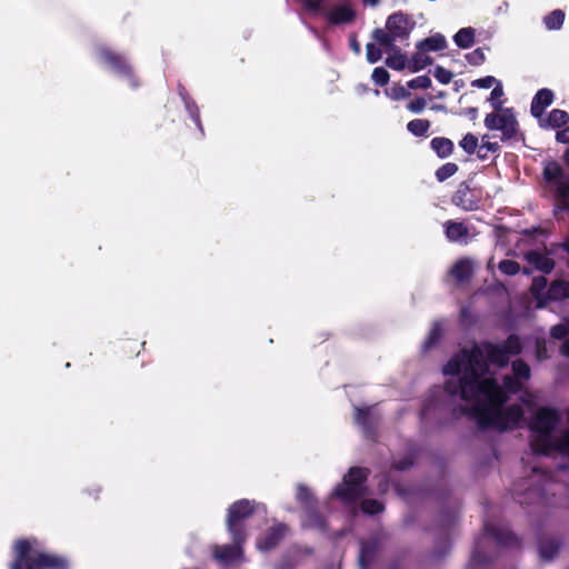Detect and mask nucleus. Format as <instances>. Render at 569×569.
Instances as JSON below:
<instances>
[{
	"mask_svg": "<svg viewBox=\"0 0 569 569\" xmlns=\"http://www.w3.org/2000/svg\"><path fill=\"white\" fill-rule=\"evenodd\" d=\"M431 149L436 152V154L446 159L453 153L455 144L449 138L445 137H436L430 141Z\"/></svg>",
	"mask_w": 569,
	"mask_h": 569,
	"instance_id": "2f4dec72",
	"label": "nucleus"
},
{
	"mask_svg": "<svg viewBox=\"0 0 569 569\" xmlns=\"http://www.w3.org/2000/svg\"><path fill=\"white\" fill-rule=\"evenodd\" d=\"M415 465V458L411 455L405 456L401 459L393 461L392 467L398 471H406Z\"/></svg>",
	"mask_w": 569,
	"mask_h": 569,
	"instance_id": "052dcab7",
	"label": "nucleus"
},
{
	"mask_svg": "<svg viewBox=\"0 0 569 569\" xmlns=\"http://www.w3.org/2000/svg\"><path fill=\"white\" fill-rule=\"evenodd\" d=\"M370 470L365 467H351L343 477V486H338L332 496L343 503L350 505L357 502L366 493L365 483L368 480Z\"/></svg>",
	"mask_w": 569,
	"mask_h": 569,
	"instance_id": "423d86ee",
	"label": "nucleus"
},
{
	"mask_svg": "<svg viewBox=\"0 0 569 569\" xmlns=\"http://www.w3.org/2000/svg\"><path fill=\"white\" fill-rule=\"evenodd\" d=\"M502 122L499 130L502 132L501 140H511L519 133V123L512 108H505L502 110Z\"/></svg>",
	"mask_w": 569,
	"mask_h": 569,
	"instance_id": "412c9836",
	"label": "nucleus"
},
{
	"mask_svg": "<svg viewBox=\"0 0 569 569\" xmlns=\"http://www.w3.org/2000/svg\"><path fill=\"white\" fill-rule=\"evenodd\" d=\"M430 121L428 119H413L407 123V130L415 137H423L430 129Z\"/></svg>",
	"mask_w": 569,
	"mask_h": 569,
	"instance_id": "ea45409f",
	"label": "nucleus"
},
{
	"mask_svg": "<svg viewBox=\"0 0 569 569\" xmlns=\"http://www.w3.org/2000/svg\"><path fill=\"white\" fill-rule=\"evenodd\" d=\"M541 128L560 129L569 123V113L561 109H553L546 119H539Z\"/></svg>",
	"mask_w": 569,
	"mask_h": 569,
	"instance_id": "a878e982",
	"label": "nucleus"
},
{
	"mask_svg": "<svg viewBox=\"0 0 569 569\" xmlns=\"http://www.w3.org/2000/svg\"><path fill=\"white\" fill-rule=\"evenodd\" d=\"M467 62L471 66L478 67L486 61V54L482 48H477L465 56Z\"/></svg>",
	"mask_w": 569,
	"mask_h": 569,
	"instance_id": "5fc2aeb1",
	"label": "nucleus"
},
{
	"mask_svg": "<svg viewBox=\"0 0 569 569\" xmlns=\"http://www.w3.org/2000/svg\"><path fill=\"white\" fill-rule=\"evenodd\" d=\"M503 96V88L501 86V82H497L496 87L492 89L490 93L489 101L491 102L492 108L495 111L503 110L502 108V101L500 98Z\"/></svg>",
	"mask_w": 569,
	"mask_h": 569,
	"instance_id": "de8ad7c7",
	"label": "nucleus"
},
{
	"mask_svg": "<svg viewBox=\"0 0 569 569\" xmlns=\"http://www.w3.org/2000/svg\"><path fill=\"white\" fill-rule=\"evenodd\" d=\"M455 416H467L477 420L481 430L495 428L505 431L516 427L523 417L521 406L513 403L507 408L485 402L475 403L471 407L458 406L453 409Z\"/></svg>",
	"mask_w": 569,
	"mask_h": 569,
	"instance_id": "f03ea898",
	"label": "nucleus"
},
{
	"mask_svg": "<svg viewBox=\"0 0 569 569\" xmlns=\"http://www.w3.org/2000/svg\"><path fill=\"white\" fill-rule=\"evenodd\" d=\"M327 0H300L302 8L309 13H321L323 14L327 10L323 3Z\"/></svg>",
	"mask_w": 569,
	"mask_h": 569,
	"instance_id": "a18cd8bd",
	"label": "nucleus"
},
{
	"mask_svg": "<svg viewBox=\"0 0 569 569\" xmlns=\"http://www.w3.org/2000/svg\"><path fill=\"white\" fill-rule=\"evenodd\" d=\"M556 440L551 439V433H537L530 441L531 450L539 456H549L556 452Z\"/></svg>",
	"mask_w": 569,
	"mask_h": 569,
	"instance_id": "b1692460",
	"label": "nucleus"
},
{
	"mask_svg": "<svg viewBox=\"0 0 569 569\" xmlns=\"http://www.w3.org/2000/svg\"><path fill=\"white\" fill-rule=\"evenodd\" d=\"M458 520V510L456 508L446 509L439 515V531L441 538L436 543L433 551L428 556L429 563L441 561L451 549L449 539L450 531L455 528Z\"/></svg>",
	"mask_w": 569,
	"mask_h": 569,
	"instance_id": "6e6552de",
	"label": "nucleus"
},
{
	"mask_svg": "<svg viewBox=\"0 0 569 569\" xmlns=\"http://www.w3.org/2000/svg\"><path fill=\"white\" fill-rule=\"evenodd\" d=\"M31 545L28 540H18L16 543V559L11 563L10 569H27L29 561L33 558L30 557Z\"/></svg>",
	"mask_w": 569,
	"mask_h": 569,
	"instance_id": "393cba45",
	"label": "nucleus"
},
{
	"mask_svg": "<svg viewBox=\"0 0 569 569\" xmlns=\"http://www.w3.org/2000/svg\"><path fill=\"white\" fill-rule=\"evenodd\" d=\"M539 555L546 560H552L559 552L560 543L553 538H540L538 541Z\"/></svg>",
	"mask_w": 569,
	"mask_h": 569,
	"instance_id": "c756f323",
	"label": "nucleus"
},
{
	"mask_svg": "<svg viewBox=\"0 0 569 569\" xmlns=\"http://www.w3.org/2000/svg\"><path fill=\"white\" fill-rule=\"evenodd\" d=\"M302 525L306 528L317 529L321 532H327L329 529L327 519L319 511L318 505H316L315 507L305 509V517L302 520Z\"/></svg>",
	"mask_w": 569,
	"mask_h": 569,
	"instance_id": "5701e85b",
	"label": "nucleus"
},
{
	"mask_svg": "<svg viewBox=\"0 0 569 569\" xmlns=\"http://www.w3.org/2000/svg\"><path fill=\"white\" fill-rule=\"evenodd\" d=\"M433 76L442 84H448L452 79V73L441 66L436 67Z\"/></svg>",
	"mask_w": 569,
	"mask_h": 569,
	"instance_id": "e2e57ef3",
	"label": "nucleus"
},
{
	"mask_svg": "<svg viewBox=\"0 0 569 569\" xmlns=\"http://www.w3.org/2000/svg\"><path fill=\"white\" fill-rule=\"evenodd\" d=\"M446 238L450 242L468 243L469 228L463 221L447 220L443 223Z\"/></svg>",
	"mask_w": 569,
	"mask_h": 569,
	"instance_id": "6ab92c4d",
	"label": "nucleus"
},
{
	"mask_svg": "<svg viewBox=\"0 0 569 569\" xmlns=\"http://www.w3.org/2000/svg\"><path fill=\"white\" fill-rule=\"evenodd\" d=\"M556 140L559 143H569V126H565L556 133Z\"/></svg>",
	"mask_w": 569,
	"mask_h": 569,
	"instance_id": "774afa93",
	"label": "nucleus"
},
{
	"mask_svg": "<svg viewBox=\"0 0 569 569\" xmlns=\"http://www.w3.org/2000/svg\"><path fill=\"white\" fill-rule=\"evenodd\" d=\"M546 297L552 301H559L569 298V281L555 280L549 286Z\"/></svg>",
	"mask_w": 569,
	"mask_h": 569,
	"instance_id": "7c9ffc66",
	"label": "nucleus"
},
{
	"mask_svg": "<svg viewBox=\"0 0 569 569\" xmlns=\"http://www.w3.org/2000/svg\"><path fill=\"white\" fill-rule=\"evenodd\" d=\"M481 346L488 362L498 368L508 366L511 356H518L522 352L521 339L516 333L509 335L501 343L482 341Z\"/></svg>",
	"mask_w": 569,
	"mask_h": 569,
	"instance_id": "0eeeda50",
	"label": "nucleus"
},
{
	"mask_svg": "<svg viewBox=\"0 0 569 569\" xmlns=\"http://www.w3.org/2000/svg\"><path fill=\"white\" fill-rule=\"evenodd\" d=\"M497 82H499V81L495 77L487 76V77L473 80L471 82V86L472 87H477V88H481V89H489L493 84H496Z\"/></svg>",
	"mask_w": 569,
	"mask_h": 569,
	"instance_id": "0e129e2a",
	"label": "nucleus"
},
{
	"mask_svg": "<svg viewBox=\"0 0 569 569\" xmlns=\"http://www.w3.org/2000/svg\"><path fill=\"white\" fill-rule=\"evenodd\" d=\"M355 420L359 426L363 428L365 432L370 433L373 430L370 408H357Z\"/></svg>",
	"mask_w": 569,
	"mask_h": 569,
	"instance_id": "e433bc0d",
	"label": "nucleus"
},
{
	"mask_svg": "<svg viewBox=\"0 0 569 569\" xmlns=\"http://www.w3.org/2000/svg\"><path fill=\"white\" fill-rule=\"evenodd\" d=\"M547 279L543 276L535 277L531 283V292L535 296H540L547 288Z\"/></svg>",
	"mask_w": 569,
	"mask_h": 569,
	"instance_id": "680f3d73",
	"label": "nucleus"
},
{
	"mask_svg": "<svg viewBox=\"0 0 569 569\" xmlns=\"http://www.w3.org/2000/svg\"><path fill=\"white\" fill-rule=\"evenodd\" d=\"M482 543V538L476 539L475 549L469 562V569H479L493 562V559L481 550Z\"/></svg>",
	"mask_w": 569,
	"mask_h": 569,
	"instance_id": "cd10ccee",
	"label": "nucleus"
},
{
	"mask_svg": "<svg viewBox=\"0 0 569 569\" xmlns=\"http://www.w3.org/2000/svg\"><path fill=\"white\" fill-rule=\"evenodd\" d=\"M565 12L556 9L543 18V23L548 30H559L565 21Z\"/></svg>",
	"mask_w": 569,
	"mask_h": 569,
	"instance_id": "4c0bfd02",
	"label": "nucleus"
},
{
	"mask_svg": "<svg viewBox=\"0 0 569 569\" xmlns=\"http://www.w3.org/2000/svg\"><path fill=\"white\" fill-rule=\"evenodd\" d=\"M68 561L58 556L39 552L30 561L27 569H68Z\"/></svg>",
	"mask_w": 569,
	"mask_h": 569,
	"instance_id": "dca6fc26",
	"label": "nucleus"
},
{
	"mask_svg": "<svg viewBox=\"0 0 569 569\" xmlns=\"http://www.w3.org/2000/svg\"><path fill=\"white\" fill-rule=\"evenodd\" d=\"M257 502L249 499H239L231 503L227 510V530L232 541L246 542L248 538L244 521L256 512Z\"/></svg>",
	"mask_w": 569,
	"mask_h": 569,
	"instance_id": "39448f33",
	"label": "nucleus"
},
{
	"mask_svg": "<svg viewBox=\"0 0 569 569\" xmlns=\"http://www.w3.org/2000/svg\"><path fill=\"white\" fill-rule=\"evenodd\" d=\"M289 528L284 523H277L270 527L264 536L258 540V548L263 551H269L276 548L287 535Z\"/></svg>",
	"mask_w": 569,
	"mask_h": 569,
	"instance_id": "f3484780",
	"label": "nucleus"
},
{
	"mask_svg": "<svg viewBox=\"0 0 569 569\" xmlns=\"http://www.w3.org/2000/svg\"><path fill=\"white\" fill-rule=\"evenodd\" d=\"M426 52L427 51L418 50L416 53L412 54L411 59L408 60V69L411 72H418L433 62V59L427 56Z\"/></svg>",
	"mask_w": 569,
	"mask_h": 569,
	"instance_id": "f704fd0d",
	"label": "nucleus"
},
{
	"mask_svg": "<svg viewBox=\"0 0 569 569\" xmlns=\"http://www.w3.org/2000/svg\"><path fill=\"white\" fill-rule=\"evenodd\" d=\"M371 79L377 86L383 87L389 82L390 74L385 68L377 67L372 71Z\"/></svg>",
	"mask_w": 569,
	"mask_h": 569,
	"instance_id": "603ef678",
	"label": "nucleus"
},
{
	"mask_svg": "<svg viewBox=\"0 0 569 569\" xmlns=\"http://www.w3.org/2000/svg\"><path fill=\"white\" fill-rule=\"evenodd\" d=\"M485 138L486 137L482 138V143L477 151V157L480 160H486L488 158V151L497 152L500 149V146L498 144V142L485 141Z\"/></svg>",
	"mask_w": 569,
	"mask_h": 569,
	"instance_id": "3c124183",
	"label": "nucleus"
},
{
	"mask_svg": "<svg viewBox=\"0 0 569 569\" xmlns=\"http://www.w3.org/2000/svg\"><path fill=\"white\" fill-rule=\"evenodd\" d=\"M555 94L548 88L539 89L532 98L530 112L533 118L541 119L546 109L553 102Z\"/></svg>",
	"mask_w": 569,
	"mask_h": 569,
	"instance_id": "aec40b11",
	"label": "nucleus"
},
{
	"mask_svg": "<svg viewBox=\"0 0 569 569\" xmlns=\"http://www.w3.org/2000/svg\"><path fill=\"white\" fill-rule=\"evenodd\" d=\"M498 269L507 276H516L520 271V264L519 262L511 260V259H505L501 260L498 264Z\"/></svg>",
	"mask_w": 569,
	"mask_h": 569,
	"instance_id": "49530a36",
	"label": "nucleus"
},
{
	"mask_svg": "<svg viewBox=\"0 0 569 569\" xmlns=\"http://www.w3.org/2000/svg\"><path fill=\"white\" fill-rule=\"evenodd\" d=\"M459 146L468 154H472L478 147V138L473 133H467L459 142Z\"/></svg>",
	"mask_w": 569,
	"mask_h": 569,
	"instance_id": "09e8293b",
	"label": "nucleus"
},
{
	"mask_svg": "<svg viewBox=\"0 0 569 569\" xmlns=\"http://www.w3.org/2000/svg\"><path fill=\"white\" fill-rule=\"evenodd\" d=\"M186 109L189 112L191 119L196 123V126L202 131V124L200 119V111L197 103L193 100L184 99Z\"/></svg>",
	"mask_w": 569,
	"mask_h": 569,
	"instance_id": "864d4df0",
	"label": "nucleus"
},
{
	"mask_svg": "<svg viewBox=\"0 0 569 569\" xmlns=\"http://www.w3.org/2000/svg\"><path fill=\"white\" fill-rule=\"evenodd\" d=\"M459 170V167L457 163L455 162H446L445 164H442L441 167H439L437 170H436V179L437 181L439 182H443L446 181L447 179L451 178L452 176H455Z\"/></svg>",
	"mask_w": 569,
	"mask_h": 569,
	"instance_id": "a19ab883",
	"label": "nucleus"
},
{
	"mask_svg": "<svg viewBox=\"0 0 569 569\" xmlns=\"http://www.w3.org/2000/svg\"><path fill=\"white\" fill-rule=\"evenodd\" d=\"M511 368H512L513 376L517 379L528 380L530 378V367L525 360H522V359L515 360L511 365Z\"/></svg>",
	"mask_w": 569,
	"mask_h": 569,
	"instance_id": "37998d69",
	"label": "nucleus"
},
{
	"mask_svg": "<svg viewBox=\"0 0 569 569\" xmlns=\"http://www.w3.org/2000/svg\"><path fill=\"white\" fill-rule=\"evenodd\" d=\"M476 31L471 27L461 28L455 36L453 41L458 48L468 49L475 43Z\"/></svg>",
	"mask_w": 569,
	"mask_h": 569,
	"instance_id": "72a5a7b5",
	"label": "nucleus"
},
{
	"mask_svg": "<svg viewBox=\"0 0 569 569\" xmlns=\"http://www.w3.org/2000/svg\"><path fill=\"white\" fill-rule=\"evenodd\" d=\"M473 273L471 261L468 259L458 260L451 268L450 274L459 283L467 282Z\"/></svg>",
	"mask_w": 569,
	"mask_h": 569,
	"instance_id": "c85d7f7f",
	"label": "nucleus"
},
{
	"mask_svg": "<svg viewBox=\"0 0 569 569\" xmlns=\"http://www.w3.org/2000/svg\"><path fill=\"white\" fill-rule=\"evenodd\" d=\"M296 499L303 507V509L315 507L316 505H318L317 498L313 496L311 490L305 485H299L297 487Z\"/></svg>",
	"mask_w": 569,
	"mask_h": 569,
	"instance_id": "c9c22d12",
	"label": "nucleus"
},
{
	"mask_svg": "<svg viewBox=\"0 0 569 569\" xmlns=\"http://www.w3.org/2000/svg\"><path fill=\"white\" fill-rule=\"evenodd\" d=\"M501 118H502V110L488 113L485 118V126L489 130H499V127L502 122Z\"/></svg>",
	"mask_w": 569,
	"mask_h": 569,
	"instance_id": "6e6d98bb",
	"label": "nucleus"
},
{
	"mask_svg": "<svg viewBox=\"0 0 569 569\" xmlns=\"http://www.w3.org/2000/svg\"><path fill=\"white\" fill-rule=\"evenodd\" d=\"M462 370L466 371V363L461 352L453 356L443 367L445 375L457 376Z\"/></svg>",
	"mask_w": 569,
	"mask_h": 569,
	"instance_id": "58836bf2",
	"label": "nucleus"
},
{
	"mask_svg": "<svg viewBox=\"0 0 569 569\" xmlns=\"http://www.w3.org/2000/svg\"><path fill=\"white\" fill-rule=\"evenodd\" d=\"M243 543L232 541V545L214 546L213 557L221 565H231L241 557Z\"/></svg>",
	"mask_w": 569,
	"mask_h": 569,
	"instance_id": "a211bd4d",
	"label": "nucleus"
},
{
	"mask_svg": "<svg viewBox=\"0 0 569 569\" xmlns=\"http://www.w3.org/2000/svg\"><path fill=\"white\" fill-rule=\"evenodd\" d=\"M483 531L486 536L495 540L499 547L510 549H519L521 547L520 538L505 527L485 522Z\"/></svg>",
	"mask_w": 569,
	"mask_h": 569,
	"instance_id": "ddd939ff",
	"label": "nucleus"
},
{
	"mask_svg": "<svg viewBox=\"0 0 569 569\" xmlns=\"http://www.w3.org/2000/svg\"><path fill=\"white\" fill-rule=\"evenodd\" d=\"M450 396H460L465 401L503 406L508 396L495 378H481L479 375L465 373L458 380H448L443 386Z\"/></svg>",
	"mask_w": 569,
	"mask_h": 569,
	"instance_id": "f257e3e1",
	"label": "nucleus"
},
{
	"mask_svg": "<svg viewBox=\"0 0 569 569\" xmlns=\"http://www.w3.org/2000/svg\"><path fill=\"white\" fill-rule=\"evenodd\" d=\"M360 508L363 513L375 516L382 512L385 506L377 499H365L362 500Z\"/></svg>",
	"mask_w": 569,
	"mask_h": 569,
	"instance_id": "79ce46f5",
	"label": "nucleus"
},
{
	"mask_svg": "<svg viewBox=\"0 0 569 569\" xmlns=\"http://www.w3.org/2000/svg\"><path fill=\"white\" fill-rule=\"evenodd\" d=\"M461 353L466 363V373L479 376L487 373L489 362L487 357L485 358L486 353L481 345H475L470 349H463Z\"/></svg>",
	"mask_w": 569,
	"mask_h": 569,
	"instance_id": "f8f14e48",
	"label": "nucleus"
},
{
	"mask_svg": "<svg viewBox=\"0 0 569 569\" xmlns=\"http://www.w3.org/2000/svg\"><path fill=\"white\" fill-rule=\"evenodd\" d=\"M409 89H429L431 87V79L428 76H418L407 82Z\"/></svg>",
	"mask_w": 569,
	"mask_h": 569,
	"instance_id": "4d7b16f0",
	"label": "nucleus"
},
{
	"mask_svg": "<svg viewBox=\"0 0 569 569\" xmlns=\"http://www.w3.org/2000/svg\"><path fill=\"white\" fill-rule=\"evenodd\" d=\"M416 22L409 14L397 11L390 14L386 21V30L376 28L372 38L385 48H393L396 41H405L410 37Z\"/></svg>",
	"mask_w": 569,
	"mask_h": 569,
	"instance_id": "20e7f679",
	"label": "nucleus"
},
{
	"mask_svg": "<svg viewBox=\"0 0 569 569\" xmlns=\"http://www.w3.org/2000/svg\"><path fill=\"white\" fill-rule=\"evenodd\" d=\"M323 16L330 26L351 24L357 18V11L349 0H345L326 10Z\"/></svg>",
	"mask_w": 569,
	"mask_h": 569,
	"instance_id": "2eb2a0df",
	"label": "nucleus"
},
{
	"mask_svg": "<svg viewBox=\"0 0 569 569\" xmlns=\"http://www.w3.org/2000/svg\"><path fill=\"white\" fill-rule=\"evenodd\" d=\"M387 49L392 52V54L386 59V64L389 68L397 71H401L405 68H408V58L397 46Z\"/></svg>",
	"mask_w": 569,
	"mask_h": 569,
	"instance_id": "473e14b6",
	"label": "nucleus"
},
{
	"mask_svg": "<svg viewBox=\"0 0 569 569\" xmlns=\"http://www.w3.org/2000/svg\"><path fill=\"white\" fill-rule=\"evenodd\" d=\"M366 49H367V60L369 63H376L381 59L382 51L380 50V48L377 44L369 42V43H367Z\"/></svg>",
	"mask_w": 569,
	"mask_h": 569,
	"instance_id": "13d9d810",
	"label": "nucleus"
},
{
	"mask_svg": "<svg viewBox=\"0 0 569 569\" xmlns=\"http://www.w3.org/2000/svg\"><path fill=\"white\" fill-rule=\"evenodd\" d=\"M447 46H448V43H447L446 37L441 33H436V34H432V36L419 41L417 43V50L435 52V51L445 50L447 48Z\"/></svg>",
	"mask_w": 569,
	"mask_h": 569,
	"instance_id": "bb28decb",
	"label": "nucleus"
},
{
	"mask_svg": "<svg viewBox=\"0 0 569 569\" xmlns=\"http://www.w3.org/2000/svg\"><path fill=\"white\" fill-rule=\"evenodd\" d=\"M427 106V101L423 98H416L407 104V109L413 113H420Z\"/></svg>",
	"mask_w": 569,
	"mask_h": 569,
	"instance_id": "69168bd1",
	"label": "nucleus"
},
{
	"mask_svg": "<svg viewBox=\"0 0 569 569\" xmlns=\"http://www.w3.org/2000/svg\"><path fill=\"white\" fill-rule=\"evenodd\" d=\"M542 177L552 192L553 217L561 220L563 213L569 216V173L559 162L549 161L543 167Z\"/></svg>",
	"mask_w": 569,
	"mask_h": 569,
	"instance_id": "7ed1b4c3",
	"label": "nucleus"
},
{
	"mask_svg": "<svg viewBox=\"0 0 569 569\" xmlns=\"http://www.w3.org/2000/svg\"><path fill=\"white\" fill-rule=\"evenodd\" d=\"M525 259L536 270L541 271L546 274L550 273L555 269V260L549 256L541 253L537 250H530L526 252Z\"/></svg>",
	"mask_w": 569,
	"mask_h": 569,
	"instance_id": "4be33fe9",
	"label": "nucleus"
},
{
	"mask_svg": "<svg viewBox=\"0 0 569 569\" xmlns=\"http://www.w3.org/2000/svg\"><path fill=\"white\" fill-rule=\"evenodd\" d=\"M482 192L479 188L471 187L468 181H462L451 197V202L463 211H473L479 208Z\"/></svg>",
	"mask_w": 569,
	"mask_h": 569,
	"instance_id": "9d476101",
	"label": "nucleus"
},
{
	"mask_svg": "<svg viewBox=\"0 0 569 569\" xmlns=\"http://www.w3.org/2000/svg\"><path fill=\"white\" fill-rule=\"evenodd\" d=\"M560 422V413L550 407L539 408L532 416L529 428L536 433H552Z\"/></svg>",
	"mask_w": 569,
	"mask_h": 569,
	"instance_id": "9b49d317",
	"label": "nucleus"
},
{
	"mask_svg": "<svg viewBox=\"0 0 569 569\" xmlns=\"http://www.w3.org/2000/svg\"><path fill=\"white\" fill-rule=\"evenodd\" d=\"M502 387L506 391L510 393H517L521 390L522 383L515 376L506 375L502 378Z\"/></svg>",
	"mask_w": 569,
	"mask_h": 569,
	"instance_id": "8fccbe9b",
	"label": "nucleus"
},
{
	"mask_svg": "<svg viewBox=\"0 0 569 569\" xmlns=\"http://www.w3.org/2000/svg\"><path fill=\"white\" fill-rule=\"evenodd\" d=\"M386 94L395 101L410 97V92L400 82L393 83L389 90H386Z\"/></svg>",
	"mask_w": 569,
	"mask_h": 569,
	"instance_id": "c03bdc74",
	"label": "nucleus"
},
{
	"mask_svg": "<svg viewBox=\"0 0 569 569\" xmlns=\"http://www.w3.org/2000/svg\"><path fill=\"white\" fill-rule=\"evenodd\" d=\"M550 335L556 339H563L568 335V328L565 325H556L551 328Z\"/></svg>",
	"mask_w": 569,
	"mask_h": 569,
	"instance_id": "338daca9",
	"label": "nucleus"
},
{
	"mask_svg": "<svg viewBox=\"0 0 569 569\" xmlns=\"http://www.w3.org/2000/svg\"><path fill=\"white\" fill-rule=\"evenodd\" d=\"M556 452L569 456V429L565 431L562 436L556 440Z\"/></svg>",
	"mask_w": 569,
	"mask_h": 569,
	"instance_id": "bf43d9fd",
	"label": "nucleus"
},
{
	"mask_svg": "<svg viewBox=\"0 0 569 569\" xmlns=\"http://www.w3.org/2000/svg\"><path fill=\"white\" fill-rule=\"evenodd\" d=\"M97 56L98 59L108 66L114 73L126 79L132 88L136 89L140 86L139 79L124 54L117 52L109 47H100L98 48Z\"/></svg>",
	"mask_w": 569,
	"mask_h": 569,
	"instance_id": "1a4fd4ad",
	"label": "nucleus"
},
{
	"mask_svg": "<svg viewBox=\"0 0 569 569\" xmlns=\"http://www.w3.org/2000/svg\"><path fill=\"white\" fill-rule=\"evenodd\" d=\"M382 548V536L375 533L360 541L359 567L370 569Z\"/></svg>",
	"mask_w": 569,
	"mask_h": 569,
	"instance_id": "4468645a",
	"label": "nucleus"
}]
</instances>
